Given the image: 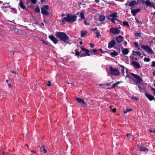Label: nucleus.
<instances>
[{
	"label": "nucleus",
	"instance_id": "1",
	"mask_svg": "<svg viewBox=\"0 0 155 155\" xmlns=\"http://www.w3.org/2000/svg\"><path fill=\"white\" fill-rule=\"evenodd\" d=\"M77 16L76 15H73L69 14L66 15V17L62 18L61 21V25H63L65 24V22L69 23H73L77 20Z\"/></svg>",
	"mask_w": 155,
	"mask_h": 155
},
{
	"label": "nucleus",
	"instance_id": "2",
	"mask_svg": "<svg viewBox=\"0 0 155 155\" xmlns=\"http://www.w3.org/2000/svg\"><path fill=\"white\" fill-rule=\"evenodd\" d=\"M55 35L61 41L69 44V37L65 32L57 31L55 33Z\"/></svg>",
	"mask_w": 155,
	"mask_h": 155
},
{
	"label": "nucleus",
	"instance_id": "3",
	"mask_svg": "<svg viewBox=\"0 0 155 155\" xmlns=\"http://www.w3.org/2000/svg\"><path fill=\"white\" fill-rule=\"evenodd\" d=\"M126 77L129 78V82L130 84H135L136 83V74L133 73H129L127 74Z\"/></svg>",
	"mask_w": 155,
	"mask_h": 155
},
{
	"label": "nucleus",
	"instance_id": "4",
	"mask_svg": "<svg viewBox=\"0 0 155 155\" xmlns=\"http://www.w3.org/2000/svg\"><path fill=\"white\" fill-rule=\"evenodd\" d=\"M110 73L111 76H117L120 74V72L118 68H113L112 66L109 67Z\"/></svg>",
	"mask_w": 155,
	"mask_h": 155
},
{
	"label": "nucleus",
	"instance_id": "5",
	"mask_svg": "<svg viewBox=\"0 0 155 155\" xmlns=\"http://www.w3.org/2000/svg\"><path fill=\"white\" fill-rule=\"evenodd\" d=\"M49 8L48 5H46L44 6L43 7L41 8V13L44 15H48L49 14V12L47 10H48Z\"/></svg>",
	"mask_w": 155,
	"mask_h": 155
},
{
	"label": "nucleus",
	"instance_id": "6",
	"mask_svg": "<svg viewBox=\"0 0 155 155\" xmlns=\"http://www.w3.org/2000/svg\"><path fill=\"white\" fill-rule=\"evenodd\" d=\"M141 47L142 49L145 50L146 51L151 55L154 54V53L153 51L148 45H142L141 46Z\"/></svg>",
	"mask_w": 155,
	"mask_h": 155
},
{
	"label": "nucleus",
	"instance_id": "7",
	"mask_svg": "<svg viewBox=\"0 0 155 155\" xmlns=\"http://www.w3.org/2000/svg\"><path fill=\"white\" fill-rule=\"evenodd\" d=\"M133 54L130 56V61L132 65L136 68V61H134V60H136V51H133Z\"/></svg>",
	"mask_w": 155,
	"mask_h": 155
},
{
	"label": "nucleus",
	"instance_id": "8",
	"mask_svg": "<svg viewBox=\"0 0 155 155\" xmlns=\"http://www.w3.org/2000/svg\"><path fill=\"white\" fill-rule=\"evenodd\" d=\"M137 149L140 151H142L144 152H148L149 149L148 148L143 147L142 145H137Z\"/></svg>",
	"mask_w": 155,
	"mask_h": 155
},
{
	"label": "nucleus",
	"instance_id": "9",
	"mask_svg": "<svg viewBox=\"0 0 155 155\" xmlns=\"http://www.w3.org/2000/svg\"><path fill=\"white\" fill-rule=\"evenodd\" d=\"M120 31L117 28L112 27L110 29V32L114 34H118L120 32Z\"/></svg>",
	"mask_w": 155,
	"mask_h": 155
},
{
	"label": "nucleus",
	"instance_id": "10",
	"mask_svg": "<svg viewBox=\"0 0 155 155\" xmlns=\"http://www.w3.org/2000/svg\"><path fill=\"white\" fill-rule=\"evenodd\" d=\"M143 84V80L140 77L136 74V84Z\"/></svg>",
	"mask_w": 155,
	"mask_h": 155
},
{
	"label": "nucleus",
	"instance_id": "11",
	"mask_svg": "<svg viewBox=\"0 0 155 155\" xmlns=\"http://www.w3.org/2000/svg\"><path fill=\"white\" fill-rule=\"evenodd\" d=\"M142 2L143 3H145L147 5L151 6L154 8H155V5L152 3L149 0H147L145 2H144L143 0L142 1Z\"/></svg>",
	"mask_w": 155,
	"mask_h": 155
},
{
	"label": "nucleus",
	"instance_id": "12",
	"mask_svg": "<svg viewBox=\"0 0 155 155\" xmlns=\"http://www.w3.org/2000/svg\"><path fill=\"white\" fill-rule=\"evenodd\" d=\"M48 37L55 44H56L58 43V39L53 35H49Z\"/></svg>",
	"mask_w": 155,
	"mask_h": 155
},
{
	"label": "nucleus",
	"instance_id": "13",
	"mask_svg": "<svg viewBox=\"0 0 155 155\" xmlns=\"http://www.w3.org/2000/svg\"><path fill=\"white\" fill-rule=\"evenodd\" d=\"M116 43V42L114 40L111 41L108 43V48H111L115 45Z\"/></svg>",
	"mask_w": 155,
	"mask_h": 155
},
{
	"label": "nucleus",
	"instance_id": "14",
	"mask_svg": "<svg viewBox=\"0 0 155 155\" xmlns=\"http://www.w3.org/2000/svg\"><path fill=\"white\" fill-rule=\"evenodd\" d=\"M123 39L124 38L123 37L120 35L117 37L115 38L116 41L118 43H120L122 41Z\"/></svg>",
	"mask_w": 155,
	"mask_h": 155
},
{
	"label": "nucleus",
	"instance_id": "15",
	"mask_svg": "<svg viewBox=\"0 0 155 155\" xmlns=\"http://www.w3.org/2000/svg\"><path fill=\"white\" fill-rule=\"evenodd\" d=\"M145 96L148 98V99L150 101H152L153 100L155 97L153 96L152 95L150 94L146 93L145 94Z\"/></svg>",
	"mask_w": 155,
	"mask_h": 155
},
{
	"label": "nucleus",
	"instance_id": "16",
	"mask_svg": "<svg viewBox=\"0 0 155 155\" xmlns=\"http://www.w3.org/2000/svg\"><path fill=\"white\" fill-rule=\"evenodd\" d=\"M81 48L82 50L84 51L85 52L86 54V55H87L88 56H90L91 55L89 53L90 51L89 50L82 47H81Z\"/></svg>",
	"mask_w": 155,
	"mask_h": 155
},
{
	"label": "nucleus",
	"instance_id": "17",
	"mask_svg": "<svg viewBox=\"0 0 155 155\" xmlns=\"http://www.w3.org/2000/svg\"><path fill=\"white\" fill-rule=\"evenodd\" d=\"M76 100L78 103H81L83 104H86V103L84 100L81 98L78 97L76 99Z\"/></svg>",
	"mask_w": 155,
	"mask_h": 155
},
{
	"label": "nucleus",
	"instance_id": "18",
	"mask_svg": "<svg viewBox=\"0 0 155 155\" xmlns=\"http://www.w3.org/2000/svg\"><path fill=\"white\" fill-rule=\"evenodd\" d=\"M19 5L20 7L23 9H25L26 11L27 10V9L26 8L25 6L24 5L23 3L22 2H19Z\"/></svg>",
	"mask_w": 155,
	"mask_h": 155
},
{
	"label": "nucleus",
	"instance_id": "19",
	"mask_svg": "<svg viewBox=\"0 0 155 155\" xmlns=\"http://www.w3.org/2000/svg\"><path fill=\"white\" fill-rule=\"evenodd\" d=\"M122 82L121 81H118L116 83H115L110 88H108L109 89H113L115 87L118 85L120 83H121Z\"/></svg>",
	"mask_w": 155,
	"mask_h": 155
},
{
	"label": "nucleus",
	"instance_id": "20",
	"mask_svg": "<svg viewBox=\"0 0 155 155\" xmlns=\"http://www.w3.org/2000/svg\"><path fill=\"white\" fill-rule=\"evenodd\" d=\"M117 13L116 12H115L113 13L112 14H110L109 15V17L112 18H114L117 17Z\"/></svg>",
	"mask_w": 155,
	"mask_h": 155
},
{
	"label": "nucleus",
	"instance_id": "21",
	"mask_svg": "<svg viewBox=\"0 0 155 155\" xmlns=\"http://www.w3.org/2000/svg\"><path fill=\"white\" fill-rule=\"evenodd\" d=\"M40 151L41 152H44V153L47 152V150L45 149V146H42L40 147Z\"/></svg>",
	"mask_w": 155,
	"mask_h": 155
},
{
	"label": "nucleus",
	"instance_id": "22",
	"mask_svg": "<svg viewBox=\"0 0 155 155\" xmlns=\"http://www.w3.org/2000/svg\"><path fill=\"white\" fill-rule=\"evenodd\" d=\"M110 54L112 57H114V56H116L118 54V53L117 52L115 51H113V52H111L110 53Z\"/></svg>",
	"mask_w": 155,
	"mask_h": 155
},
{
	"label": "nucleus",
	"instance_id": "23",
	"mask_svg": "<svg viewBox=\"0 0 155 155\" xmlns=\"http://www.w3.org/2000/svg\"><path fill=\"white\" fill-rule=\"evenodd\" d=\"M105 19V17L103 15H101L100 16L99 20L100 21H104Z\"/></svg>",
	"mask_w": 155,
	"mask_h": 155
},
{
	"label": "nucleus",
	"instance_id": "24",
	"mask_svg": "<svg viewBox=\"0 0 155 155\" xmlns=\"http://www.w3.org/2000/svg\"><path fill=\"white\" fill-rule=\"evenodd\" d=\"M122 51L123 54H127L129 52V51L127 48H125Z\"/></svg>",
	"mask_w": 155,
	"mask_h": 155
},
{
	"label": "nucleus",
	"instance_id": "25",
	"mask_svg": "<svg viewBox=\"0 0 155 155\" xmlns=\"http://www.w3.org/2000/svg\"><path fill=\"white\" fill-rule=\"evenodd\" d=\"M136 5V1H132L130 2H129L128 6H133Z\"/></svg>",
	"mask_w": 155,
	"mask_h": 155
},
{
	"label": "nucleus",
	"instance_id": "26",
	"mask_svg": "<svg viewBox=\"0 0 155 155\" xmlns=\"http://www.w3.org/2000/svg\"><path fill=\"white\" fill-rule=\"evenodd\" d=\"M87 31H81V37H84L85 35L87 34Z\"/></svg>",
	"mask_w": 155,
	"mask_h": 155
},
{
	"label": "nucleus",
	"instance_id": "27",
	"mask_svg": "<svg viewBox=\"0 0 155 155\" xmlns=\"http://www.w3.org/2000/svg\"><path fill=\"white\" fill-rule=\"evenodd\" d=\"M41 41H42V44L46 45L48 46H51V44L50 43H48L43 40L41 39Z\"/></svg>",
	"mask_w": 155,
	"mask_h": 155
},
{
	"label": "nucleus",
	"instance_id": "28",
	"mask_svg": "<svg viewBox=\"0 0 155 155\" xmlns=\"http://www.w3.org/2000/svg\"><path fill=\"white\" fill-rule=\"evenodd\" d=\"M109 19L111 20L112 22L113 23H116L115 21H119L120 22V21L119 20L117 19L114 18H112V19H110V18H109Z\"/></svg>",
	"mask_w": 155,
	"mask_h": 155
},
{
	"label": "nucleus",
	"instance_id": "29",
	"mask_svg": "<svg viewBox=\"0 0 155 155\" xmlns=\"http://www.w3.org/2000/svg\"><path fill=\"white\" fill-rule=\"evenodd\" d=\"M80 16L81 19H84L85 18L84 14V12H81L80 14Z\"/></svg>",
	"mask_w": 155,
	"mask_h": 155
},
{
	"label": "nucleus",
	"instance_id": "30",
	"mask_svg": "<svg viewBox=\"0 0 155 155\" xmlns=\"http://www.w3.org/2000/svg\"><path fill=\"white\" fill-rule=\"evenodd\" d=\"M75 56H80V53L81 52V51L79 52V51H78L77 50H75Z\"/></svg>",
	"mask_w": 155,
	"mask_h": 155
},
{
	"label": "nucleus",
	"instance_id": "31",
	"mask_svg": "<svg viewBox=\"0 0 155 155\" xmlns=\"http://www.w3.org/2000/svg\"><path fill=\"white\" fill-rule=\"evenodd\" d=\"M123 25L127 27H129V25L127 21H124L123 23Z\"/></svg>",
	"mask_w": 155,
	"mask_h": 155
},
{
	"label": "nucleus",
	"instance_id": "32",
	"mask_svg": "<svg viewBox=\"0 0 155 155\" xmlns=\"http://www.w3.org/2000/svg\"><path fill=\"white\" fill-rule=\"evenodd\" d=\"M35 11L37 13H40V9L39 7L38 6H37L35 9Z\"/></svg>",
	"mask_w": 155,
	"mask_h": 155
},
{
	"label": "nucleus",
	"instance_id": "33",
	"mask_svg": "<svg viewBox=\"0 0 155 155\" xmlns=\"http://www.w3.org/2000/svg\"><path fill=\"white\" fill-rule=\"evenodd\" d=\"M10 9H12L14 13H17V10L15 8H10Z\"/></svg>",
	"mask_w": 155,
	"mask_h": 155
},
{
	"label": "nucleus",
	"instance_id": "34",
	"mask_svg": "<svg viewBox=\"0 0 155 155\" xmlns=\"http://www.w3.org/2000/svg\"><path fill=\"white\" fill-rule=\"evenodd\" d=\"M88 0H86L85 1H84V0H82V2H81L80 3V5H85V3L86 2H87Z\"/></svg>",
	"mask_w": 155,
	"mask_h": 155
},
{
	"label": "nucleus",
	"instance_id": "35",
	"mask_svg": "<svg viewBox=\"0 0 155 155\" xmlns=\"http://www.w3.org/2000/svg\"><path fill=\"white\" fill-rule=\"evenodd\" d=\"M150 59L149 58H147L146 57L145 58L143 59L144 61H147V62L150 61Z\"/></svg>",
	"mask_w": 155,
	"mask_h": 155
},
{
	"label": "nucleus",
	"instance_id": "36",
	"mask_svg": "<svg viewBox=\"0 0 155 155\" xmlns=\"http://www.w3.org/2000/svg\"><path fill=\"white\" fill-rule=\"evenodd\" d=\"M131 12L134 16H135V15H136V9L131 10Z\"/></svg>",
	"mask_w": 155,
	"mask_h": 155
},
{
	"label": "nucleus",
	"instance_id": "37",
	"mask_svg": "<svg viewBox=\"0 0 155 155\" xmlns=\"http://www.w3.org/2000/svg\"><path fill=\"white\" fill-rule=\"evenodd\" d=\"M96 37L97 38H99V37L101 36V34L100 32H99L98 31H96Z\"/></svg>",
	"mask_w": 155,
	"mask_h": 155
},
{
	"label": "nucleus",
	"instance_id": "38",
	"mask_svg": "<svg viewBox=\"0 0 155 155\" xmlns=\"http://www.w3.org/2000/svg\"><path fill=\"white\" fill-rule=\"evenodd\" d=\"M97 51V50L96 49H94L92 50L91 53L92 54H93V53H95Z\"/></svg>",
	"mask_w": 155,
	"mask_h": 155
},
{
	"label": "nucleus",
	"instance_id": "39",
	"mask_svg": "<svg viewBox=\"0 0 155 155\" xmlns=\"http://www.w3.org/2000/svg\"><path fill=\"white\" fill-rule=\"evenodd\" d=\"M118 65L120 66V67H121V68H125V69H126V73H127V70H128V69L126 68H125V67H124V66L122 65H120V64H118Z\"/></svg>",
	"mask_w": 155,
	"mask_h": 155
},
{
	"label": "nucleus",
	"instance_id": "40",
	"mask_svg": "<svg viewBox=\"0 0 155 155\" xmlns=\"http://www.w3.org/2000/svg\"><path fill=\"white\" fill-rule=\"evenodd\" d=\"M140 68V66L139 64L136 62V68Z\"/></svg>",
	"mask_w": 155,
	"mask_h": 155
},
{
	"label": "nucleus",
	"instance_id": "41",
	"mask_svg": "<svg viewBox=\"0 0 155 155\" xmlns=\"http://www.w3.org/2000/svg\"><path fill=\"white\" fill-rule=\"evenodd\" d=\"M132 110L131 109H127L126 110V111H124V113H126L128 112H129V111H131Z\"/></svg>",
	"mask_w": 155,
	"mask_h": 155
},
{
	"label": "nucleus",
	"instance_id": "42",
	"mask_svg": "<svg viewBox=\"0 0 155 155\" xmlns=\"http://www.w3.org/2000/svg\"><path fill=\"white\" fill-rule=\"evenodd\" d=\"M141 33H137L136 32V37H141Z\"/></svg>",
	"mask_w": 155,
	"mask_h": 155
},
{
	"label": "nucleus",
	"instance_id": "43",
	"mask_svg": "<svg viewBox=\"0 0 155 155\" xmlns=\"http://www.w3.org/2000/svg\"><path fill=\"white\" fill-rule=\"evenodd\" d=\"M51 85V82L50 81H49L47 84V86H50Z\"/></svg>",
	"mask_w": 155,
	"mask_h": 155
},
{
	"label": "nucleus",
	"instance_id": "44",
	"mask_svg": "<svg viewBox=\"0 0 155 155\" xmlns=\"http://www.w3.org/2000/svg\"><path fill=\"white\" fill-rule=\"evenodd\" d=\"M86 56V54H85L84 53H81V54H80V57H85Z\"/></svg>",
	"mask_w": 155,
	"mask_h": 155
},
{
	"label": "nucleus",
	"instance_id": "45",
	"mask_svg": "<svg viewBox=\"0 0 155 155\" xmlns=\"http://www.w3.org/2000/svg\"><path fill=\"white\" fill-rule=\"evenodd\" d=\"M98 50L99 51H100L101 53H106L107 52V51H103L102 50L101 48L99 49Z\"/></svg>",
	"mask_w": 155,
	"mask_h": 155
},
{
	"label": "nucleus",
	"instance_id": "46",
	"mask_svg": "<svg viewBox=\"0 0 155 155\" xmlns=\"http://www.w3.org/2000/svg\"><path fill=\"white\" fill-rule=\"evenodd\" d=\"M89 45L91 48H93L94 47V44L92 43H90Z\"/></svg>",
	"mask_w": 155,
	"mask_h": 155
},
{
	"label": "nucleus",
	"instance_id": "47",
	"mask_svg": "<svg viewBox=\"0 0 155 155\" xmlns=\"http://www.w3.org/2000/svg\"><path fill=\"white\" fill-rule=\"evenodd\" d=\"M136 48H137L138 50L140 49L138 45V43L137 42H136Z\"/></svg>",
	"mask_w": 155,
	"mask_h": 155
},
{
	"label": "nucleus",
	"instance_id": "48",
	"mask_svg": "<svg viewBox=\"0 0 155 155\" xmlns=\"http://www.w3.org/2000/svg\"><path fill=\"white\" fill-rule=\"evenodd\" d=\"M136 55H138L139 56H140V55H141V53L139 51H136Z\"/></svg>",
	"mask_w": 155,
	"mask_h": 155
},
{
	"label": "nucleus",
	"instance_id": "49",
	"mask_svg": "<svg viewBox=\"0 0 155 155\" xmlns=\"http://www.w3.org/2000/svg\"><path fill=\"white\" fill-rule=\"evenodd\" d=\"M110 84H111V83H107L106 84H100L99 86L103 85H106V86H108L109 85H110Z\"/></svg>",
	"mask_w": 155,
	"mask_h": 155
},
{
	"label": "nucleus",
	"instance_id": "50",
	"mask_svg": "<svg viewBox=\"0 0 155 155\" xmlns=\"http://www.w3.org/2000/svg\"><path fill=\"white\" fill-rule=\"evenodd\" d=\"M153 67H155V61H153L152 62V64L151 65Z\"/></svg>",
	"mask_w": 155,
	"mask_h": 155
},
{
	"label": "nucleus",
	"instance_id": "51",
	"mask_svg": "<svg viewBox=\"0 0 155 155\" xmlns=\"http://www.w3.org/2000/svg\"><path fill=\"white\" fill-rule=\"evenodd\" d=\"M84 24H85V25H89V23H88L87 22V21H86V20H84Z\"/></svg>",
	"mask_w": 155,
	"mask_h": 155
},
{
	"label": "nucleus",
	"instance_id": "52",
	"mask_svg": "<svg viewBox=\"0 0 155 155\" xmlns=\"http://www.w3.org/2000/svg\"><path fill=\"white\" fill-rule=\"evenodd\" d=\"M121 72L123 73V76H124V68H122V69Z\"/></svg>",
	"mask_w": 155,
	"mask_h": 155
},
{
	"label": "nucleus",
	"instance_id": "53",
	"mask_svg": "<svg viewBox=\"0 0 155 155\" xmlns=\"http://www.w3.org/2000/svg\"><path fill=\"white\" fill-rule=\"evenodd\" d=\"M97 27H96L94 28H92L91 29V31H96L97 30Z\"/></svg>",
	"mask_w": 155,
	"mask_h": 155
},
{
	"label": "nucleus",
	"instance_id": "54",
	"mask_svg": "<svg viewBox=\"0 0 155 155\" xmlns=\"http://www.w3.org/2000/svg\"><path fill=\"white\" fill-rule=\"evenodd\" d=\"M151 90L153 91L154 94L155 95V89H154V88H153V87H152Z\"/></svg>",
	"mask_w": 155,
	"mask_h": 155
},
{
	"label": "nucleus",
	"instance_id": "55",
	"mask_svg": "<svg viewBox=\"0 0 155 155\" xmlns=\"http://www.w3.org/2000/svg\"><path fill=\"white\" fill-rule=\"evenodd\" d=\"M112 111L113 112L115 113L116 111V108H115L113 109Z\"/></svg>",
	"mask_w": 155,
	"mask_h": 155
},
{
	"label": "nucleus",
	"instance_id": "56",
	"mask_svg": "<svg viewBox=\"0 0 155 155\" xmlns=\"http://www.w3.org/2000/svg\"><path fill=\"white\" fill-rule=\"evenodd\" d=\"M140 9L139 8L136 9V13L140 12Z\"/></svg>",
	"mask_w": 155,
	"mask_h": 155
},
{
	"label": "nucleus",
	"instance_id": "57",
	"mask_svg": "<svg viewBox=\"0 0 155 155\" xmlns=\"http://www.w3.org/2000/svg\"><path fill=\"white\" fill-rule=\"evenodd\" d=\"M138 87L139 89V90L140 91H141L142 89V88L139 85H138Z\"/></svg>",
	"mask_w": 155,
	"mask_h": 155
},
{
	"label": "nucleus",
	"instance_id": "58",
	"mask_svg": "<svg viewBox=\"0 0 155 155\" xmlns=\"http://www.w3.org/2000/svg\"><path fill=\"white\" fill-rule=\"evenodd\" d=\"M11 72L12 73V74H16V71H11Z\"/></svg>",
	"mask_w": 155,
	"mask_h": 155
},
{
	"label": "nucleus",
	"instance_id": "59",
	"mask_svg": "<svg viewBox=\"0 0 155 155\" xmlns=\"http://www.w3.org/2000/svg\"><path fill=\"white\" fill-rule=\"evenodd\" d=\"M124 44L126 46L127 45V42L126 41H124Z\"/></svg>",
	"mask_w": 155,
	"mask_h": 155
},
{
	"label": "nucleus",
	"instance_id": "60",
	"mask_svg": "<svg viewBox=\"0 0 155 155\" xmlns=\"http://www.w3.org/2000/svg\"><path fill=\"white\" fill-rule=\"evenodd\" d=\"M45 1V0H41V3H44Z\"/></svg>",
	"mask_w": 155,
	"mask_h": 155
},
{
	"label": "nucleus",
	"instance_id": "61",
	"mask_svg": "<svg viewBox=\"0 0 155 155\" xmlns=\"http://www.w3.org/2000/svg\"><path fill=\"white\" fill-rule=\"evenodd\" d=\"M8 86L10 88V87H11L12 86V85L11 84H8Z\"/></svg>",
	"mask_w": 155,
	"mask_h": 155
},
{
	"label": "nucleus",
	"instance_id": "62",
	"mask_svg": "<svg viewBox=\"0 0 155 155\" xmlns=\"http://www.w3.org/2000/svg\"><path fill=\"white\" fill-rule=\"evenodd\" d=\"M10 6L9 5V6H6L4 7L5 8H10Z\"/></svg>",
	"mask_w": 155,
	"mask_h": 155
},
{
	"label": "nucleus",
	"instance_id": "63",
	"mask_svg": "<svg viewBox=\"0 0 155 155\" xmlns=\"http://www.w3.org/2000/svg\"><path fill=\"white\" fill-rule=\"evenodd\" d=\"M0 155H4V152H0Z\"/></svg>",
	"mask_w": 155,
	"mask_h": 155
},
{
	"label": "nucleus",
	"instance_id": "64",
	"mask_svg": "<svg viewBox=\"0 0 155 155\" xmlns=\"http://www.w3.org/2000/svg\"><path fill=\"white\" fill-rule=\"evenodd\" d=\"M100 0H95V1L96 3H98L99 2Z\"/></svg>",
	"mask_w": 155,
	"mask_h": 155
}]
</instances>
